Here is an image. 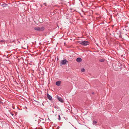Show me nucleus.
Listing matches in <instances>:
<instances>
[{"label": "nucleus", "mask_w": 129, "mask_h": 129, "mask_svg": "<svg viewBox=\"0 0 129 129\" xmlns=\"http://www.w3.org/2000/svg\"><path fill=\"white\" fill-rule=\"evenodd\" d=\"M94 94V92H92V94Z\"/></svg>", "instance_id": "17"}, {"label": "nucleus", "mask_w": 129, "mask_h": 129, "mask_svg": "<svg viewBox=\"0 0 129 129\" xmlns=\"http://www.w3.org/2000/svg\"><path fill=\"white\" fill-rule=\"evenodd\" d=\"M78 43L84 46L88 45L89 43L88 41L82 40L79 41Z\"/></svg>", "instance_id": "1"}, {"label": "nucleus", "mask_w": 129, "mask_h": 129, "mask_svg": "<svg viewBox=\"0 0 129 129\" xmlns=\"http://www.w3.org/2000/svg\"><path fill=\"white\" fill-rule=\"evenodd\" d=\"M34 29L37 31H43L44 30V28L43 27L40 28L39 27H35Z\"/></svg>", "instance_id": "2"}, {"label": "nucleus", "mask_w": 129, "mask_h": 129, "mask_svg": "<svg viewBox=\"0 0 129 129\" xmlns=\"http://www.w3.org/2000/svg\"><path fill=\"white\" fill-rule=\"evenodd\" d=\"M104 61V59H101L100 60V61L101 62H103Z\"/></svg>", "instance_id": "13"}, {"label": "nucleus", "mask_w": 129, "mask_h": 129, "mask_svg": "<svg viewBox=\"0 0 129 129\" xmlns=\"http://www.w3.org/2000/svg\"><path fill=\"white\" fill-rule=\"evenodd\" d=\"M56 98L60 102H63V100L61 97H59L58 95H57Z\"/></svg>", "instance_id": "4"}, {"label": "nucleus", "mask_w": 129, "mask_h": 129, "mask_svg": "<svg viewBox=\"0 0 129 129\" xmlns=\"http://www.w3.org/2000/svg\"><path fill=\"white\" fill-rule=\"evenodd\" d=\"M1 42H4V40H1Z\"/></svg>", "instance_id": "15"}, {"label": "nucleus", "mask_w": 129, "mask_h": 129, "mask_svg": "<svg viewBox=\"0 0 129 129\" xmlns=\"http://www.w3.org/2000/svg\"><path fill=\"white\" fill-rule=\"evenodd\" d=\"M125 30L126 31H128L129 30V28L127 26H126L125 27V29H124L123 30Z\"/></svg>", "instance_id": "8"}, {"label": "nucleus", "mask_w": 129, "mask_h": 129, "mask_svg": "<svg viewBox=\"0 0 129 129\" xmlns=\"http://www.w3.org/2000/svg\"><path fill=\"white\" fill-rule=\"evenodd\" d=\"M44 5H45V6H46V3H44Z\"/></svg>", "instance_id": "14"}, {"label": "nucleus", "mask_w": 129, "mask_h": 129, "mask_svg": "<svg viewBox=\"0 0 129 129\" xmlns=\"http://www.w3.org/2000/svg\"><path fill=\"white\" fill-rule=\"evenodd\" d=\"M7 5L6 4H2V6L3 7H5Z\"/></svg>", "instance_id": "9"}, {"label": "nucleus", "mask_w": 129, "mask_h": 129, "mask_svg": "<svg viewBox=\"0 0 129 129\" xmlns=\"http://www.w3.org/2000/svg\"><path fill=\"white\" fill-rule=\"evenodd\" d=\"M97 123V122L96 121H93V125H94L95 124H96Z\"/></svg>", "instance_id": "10"}, {"label": "nucleus", "mask_w": 129, "mask_h": 129, "mask_svg": "<svg viewBox=\"0 0 129 129\" xmlns=\"http://www.w3.org/2000/svg\"><path fill=\"white\" fill-rule=\"evenodd\" d=\"M25 108H26V109H27V108L26 107H25Z\"/></svg>", "instance_id": "18"}, {"label": "nucleus", "mask_w": 129, "mask_h": 129, "mask_svg": "<svg viewBox=\"0 0 129 129\" xmlns=\"http://www.w3.org/2000/svg\"><path fill=\"white\" fill-rule=\"evenodd\" d=\"M76 61L78 62H80L82 61V59L78 57L77 58Z\"/></svg>", "instance_id": "7"}, {"label": "nucleus", "mask_w": 129, "mask_h": 129, "mask_svg": "<svg viewBox=\"0 0 129 129\" xmlns=\"http://www.w3.org/2000/svg\"><path fill=\"white\" fill-rule=\"evenodd\" d=\"M47 96L48 98L49 99V100H52V97L49 94L47 93Z\"/></svg>", "instance_id": "5"}, {"label": "nucleus", "mask_w": 129, "mask_h": 129, "mask_svg": "<svg viewBox=\"0 0 129 129\" xmlns=\"http://www.w3.org/2000/svg\"><path fill=\"white\" fill-rule=\"evenodd\" d=\"M4 60L7 61H8L9 60H8L7 59H6Z\"/></svg>", "instance_id": "16"}, {"label": "nucleus", "mask_w": 129, "mask_h": 129, "mask_svg": "<svg viewBox=\"0 0 129 129\" xmlns=\"http://www.w3.org/2000/svg\"><path fill=\"white\" fill-rule=\"evenodd\" d=\"M61 81H57L56 83V84L58 86H59L60 85Z\"/></svg>", "instance_id": "6"}, {"label": "nucleus", "mask_w": 129, "mask_h": 129, "mask_svg": "<svg viewBox=\"0 0 129 129\" xmlns=\"http://www.w3.org/2000/svg\"><path fill=\"white\" fill-rule=\"evenodd\" d=\"M12 116H13V114H12Z\"/></svg>", "instance_id": "20"}, {"label": "nucleus", "mask_w": 129, "mask_h": 129, "mask_svg": "<svg viewBox=\"0 0 129 129\" xmlns=\"http://www.w3.org/2000/svg\"><path fill=\"white\" fill-rule=\"evenodd\" d=\"M67 61L66 59L61 60L60 61V64L62 65H64L67 64Z\"/></svg>", "instance_id": "3"}, {"label": "nucleus", "mask_w": 129, "mask_h": 129, "mask_svg": "<svg viewBox=\"0 0 129 129\" xmlns=\"http://www.w3.org/2000/svg\"><path fill=\"white\" fill-rule=\"evenodd\" d=\"M34 129H37V128H35Z\"/></svg>", "instance_id": "19"}, {"label": "nucleus", "mask_w": 129, "mask_h": 129, "mask_svg": "<svg viewBox=\"0 0 129 129\" xmlns=\"http://www.w3.org/2000/svg\"><path fill=\"white\" fill-rule=\"evenodd\" d=\"M58 119L59 120H60L61 119L59 115H58Z\"/></svg>", "instance_id": "12"}, {"label": "nucleus", "mask_w": 129, "mask_h": 129, "mask_svg": "<svg viewBox=\"0 0 129 129\" xmlns=\"http://www.w3.org/2000/svg\"><path fill=\"white\" fill-rule=\"evenodd\" d=\"M81 71L82 72H84L85 71V70L84 68H82L81 69Z\"/></svg>", "instance_id": "11"}]
</instances>
